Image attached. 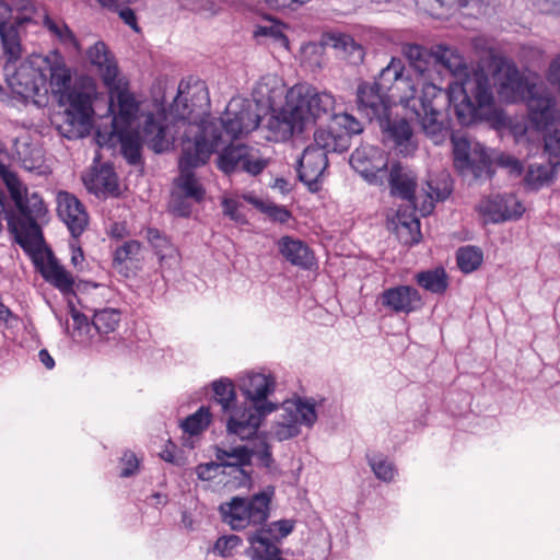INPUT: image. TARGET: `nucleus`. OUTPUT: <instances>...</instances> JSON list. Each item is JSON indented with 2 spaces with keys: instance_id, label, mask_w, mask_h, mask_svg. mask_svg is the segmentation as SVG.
<instances>
[{
  "instance_id": "f257e3e1",
  "label": "nucleus",
  "mask_w": 560,
  "mask_h": 560,
  "mask_svg": "<svg viewBox=\"0 0 560 560\" xmlns=\"http://www.w3.org/2000/svg\"><path fill=\"white\" fill-rule=\"evenodd\" d=\"M394 103L398 101L410 108L424 135L434 144L444 142L450 133L446 109L452 108L460 126L487 122L498 128L504 125L503 112L497 106L492 83L486 73H476L451 91L434 83H424L421 95L416 96V86L402 59L393 57L372 81Z\"/></svg>"
},
{
  "instance_id": "f03ea898",
  "label": "nucleus",
  "mask_w": 560,
  "mask_h": 560,
  "mask_svg": "<svg viewBox=\"0 0 560 560\" xmlns=\"http://www.w3.org/2000/svg\"><path fill=\"white\" fill-rule=\"evenodd\" d=\"M335 97L328 92H316L315 89L296 84L287 94V105L275 117L269 119L268 127L271 138L285 141L294 135L304 132L317 120L334 119L341 135L352 136L363 131L360 120L348 113L334 114Z\"/></svg>"
},
{
  "instance_id": "7ed1b4c3",
  "label": "nucleus",
  "mask_w": 560,
  "mask_h": 560,
  "mask_svg": "<svg viewBox=\"0 0 560 560\" xmlns=\"http://www.w3.org/2000/svg\"><path fill=\"white\" fill-rule=\"evenodd\" d=\"M19 13L0 22V39L3 49V75L4 80L18 96L34 100L46 93V75L39 68H35L31 61L16 62L21 58L22 46L19 27L33 20L35 7L31 0H20L16 3Z\"/></svg>"
},
{
  "instance_id": "20e7f679",
  "label": "nucleus",
  "mask_w": 560,
  "mask_h": 560,
  "mask_svg": "<svg viewBox=\"0 0 560 560\" xmlns=\"http://www.w3.org/2000/svg\"><path fill=\"white\" fill-rule=\"evenodd\" d=\"M256 105L243 98L229 102L224 115L218 121L201 120L196 125L195 137L191 141H201L210 150V155L219 147L255 130L260 122Z\"/></svg>"
},
{
  "instance_id": "39448f33",
  "label": "nucleus",
  "mask_w": 560,
  "mask_h": 560,
  "mask_svg": "<svg viewBox=\"0 0 560 560\" xmlns=\"http://www.w3.org/2000/svg\"><path fill=\"white\" fill-rule=\"evenodd\" d=\"M167 117L164 110L156 114L149 113L143 121V138L129 128L112 129L110 136H116L120 144V153L128 164L143 166L142 145L147 143L155 153H163L171 149L174 136L170 132Z\"/></svg>"
},
{
  "instance_id": "423d86ee",
  "label": "nucleus",
  "mask_w": 560,
  "mask_h": 560,
  "mask_svg": "<svg viewBox=\"0 0 560 560\" xmlns=\"http://www.w3.org/2000/svg\"><path fill=\"white\" fill-rule=\"evenodd\" d=\"M402 54L410 68L425 78H432L433 72L441 74L446 71L454 77H465L462 84L467 78H471L476 73H483L478 71L471 75L468 74L463 56L455 48L446 45H435L429 49L418 44H407L402 47Z\"/></svg>"
},
{
  "instance_id": "0eeeda50",
  "label": "nucleus",
  "mask_w": 560,
  "mask_h": 560,
  "mask_svg": "<svg viewBox=\"0 0 560 560\" xmlns=\"http://www.w3.org/2000/svg\"><path fill=\"white\" fill-rule=\"evenodd\" d=\"M275 494L276 488L268 485L248 498L233 497L229 502L219 505L222 522L233 530L265 524L270 516Z\"/></svg>"
},
{
  "instance_id": "6e6552de",
  "label": "nucleus",
  "mask_w": 560,
  "mask_h": 560,
  "mask_svg": "<svg viewBox=\"0 0 560 560\" xmlns=\"http://www.w3.org/2000/svg\"><path fill=\"white\" fill-rule=\"evenodd\" d=\"M210 158V150L202 142L191 141L186 137L182 143V154L178 162L179 175L174 178L172 191L177 192L195 202H202L206 189L196 177L195 170L205 165Z\"/></svg>"
},
{
  "instance_id": "1a4fd4ad",
  "label": "nucleus",
  "mask_w": 560,
  "mask_h": 560,
  "mask_svg": "<svg viewBox=\"0 0 560 560\" xmlns=\"http://www.w3.org/2000/svg\"><path fill=\"white\" fill-rule=\"evenodd\" d=\"M67 107L58 114V131L69 140L80 139L90 133L94 114L91 95L83 91L71 90L60 96Z\"/></svg>"
},
{
  "instance_id": "9d476101",
  "label": "nucleus",
  "mask_w": 560,
  "mask_h": 560,
  "mask_svg": "<svg viewBox=\"0 0 560 560\" xmlns=\"http://www.w3.org/2000/svg\"><path fill=\"white\" fill-rule=\"evenodd\" d=\"M0 178L4 182L15 209L21 212L20 223L24 230L38 231L37 220L43 218L46 209L38 194H28L27 188L9 171L5 152L0 150Z\"/></svg>"
},
{
  "instance_id": "9b49d317",
  "label": "nucleus",
  "mask_w": 560,
  "mask_h": 560,
  "mask_svg": "<svg viewBox=\"0 0 560 560\" xmlns=\"http://www.w3.org/2000/svg\"><path fill=\"white\" fill-rule=\"evenodd\" d=\"M454 166L466 178L474 182H486L494 175L492 159L487 149L471 143L464 137H452Z\"/></svg>"
},
{
  "instance_id": "f8f14e48",
  "label": "nucleus",
  "mask_w": 560,
  "mask_h": 560,
  "mask_svg": "<svg viewBox=\"0 0 560 560\" xmlns=\"http://www.w3.org/2000/svg\"><path fill=\"white\" fill-rule=\"evenodd\" d=\"M268 164L269 160L261 158L258 150L245 144H229L217 159L218 168L228 175L245 172L257 176Z\"/></svg>"
},
{
  "instance_id": "ddd939ff",
  "label": "nucleus",
  "mask_w": 560,
  "mask_h": 560,
  "mask_svg": "<svg viewBox=\"0 0 560 560\" xmlns=\"http://www.w3.org/2000/svg\"><path fill=\"white\" fill-rule=\"evenodd\" d=\"M349 163L370 185L385 186L388 158L377 147L370 144L360 145L351 153Z\"/></svg>"
},
{
  "instance_id": "4468645a",
  "label": "nucleus",
  "mask_w": 560,
  "mask_h": 560,
  "mask_svg": "<svg viewBox=\"0 0 560 560\" xmlns=\"http://www.w3.org/2000/svg\"><path fill=\"white\" fill-rule=\"evenodd\" d=\"M283 413L278 422L275 435L279 441H284L296 436L300 433L299 425L312 427L317 420L315 405L304 401L301 398L292 401H284L282 405Z\"/></svg>"
},
{
  "instance_id": "2eb2a0df",
  "label": "nucleus",
  "mask_w": 560,
  "mask_h": 560,
  "mask_svg": "<svg viewBox=\"0 0 560 560\" xmlns=\"http://www.w3.org/2000/svg\"><path fill=\"white\" fill-rule=\"evenodd\" d=\"M278 408L273 402L258 404L243 409H235L226 421L229 436H237L240 440L252 439L258 431L264 417Z\"/></svg>"
},
{
  "instance_id": "dca6fc26",
  "label": "nucleus",
  "mask_w": 560,
  "mask_h": 560,
  "mask_svg": "<svg viewBox=\"0 0 560 560\" xmlns=\"http://www.w3.org/2000/svg\"><path fill=\"white\" fill-rule=\"evenodd\" d=\"M528 118L537 131H544V136L556 130L552 128L560 119V110L556 98L546 90L534 91L527 96ZM545 141V137H542Z\"/></svg>"
},
{
  "instance_id": "f3484780",
  "label": "nucleus",
  "mask_w": 560,
  "mask_h": 560,
  "mask_svg": "<svg viewBox=\"0 0 560 560\" xmlns=\"http://www.w3.org/2000/svg\"><path fill=\"white\" fill-rule=\"evenodd\" d=\"M357 108L369 121H377L390 112L394 101L372 81H361L357 86Z\"/></svg>"
},
{
  "instance_id": "a211bd4d",
  "label": "nucleus",
  "mask_w": 560,
  "mask_h": 560,
  "mask_svg": "<svg viewBox=\"0 0 560 560\" xmlns=\"http://www.w3.org/2000/svg\"><path fill=\"white\" fill-rule=\"evenodd\" d=\"M386 183L392 197L406 201L412 210H416L418 177L409 166L400 162H393L387 166Z\"/></svg>"
},
{
  "instance_id": "6ab92c4d",
  "label": "nucleus",
  "mask_w": 560,
  "mask_h": 560,
  "mask_svg": "<svg viewBox=\"0 0 560 560\" xmlns=\"http://www.w3.org/2000/svg\"><path fill=\"white\" fill-rule=\"evenodd\" d=\"M498 94L506 103H516L526 98L535 89L521 74L514 63L502 62L495 74Z\"/></svg>"
},
{
  "instance_id": "aec40b11",
  "label": "nucleus",
  "mask_w": 560,
  "mask_h": 560,
  "mask_svg": "<svg viewBox=\"0 0 560 560\" xmlns=\"http://www.w3.org/2000/svg\"><path fill=\"white\" fill-rule=\"evenodd\" d=\"M285 90V85L278 75L266 74L262 75L253 89V96L255 105L265 104L272 109L270 118L278 115L281 109L287 105V94L290 91ZM269 120H267V124ZM267 128H269L267 126ZM270 131V129H268Z\"/></svg>"
},
{
  "instance_id": "412c9836",
  "label": "nucleus",
  "mask_w": 560,
  "mask_h": 560,
  "mask_svg": "<svg viewBox=\"0 0 560 560\" xmlns=\"http://www.w3.org/2000/svg\"><path fill=\"white\" fill-rule=\"evenodd\" d=\"M382 305L392 312L410 314L423 306L419 291L411 285H397L384 290L380 295Z\"/></svg>"
},
{
  "instance_id": "4be33fe9",
  "label": "nucleus",
  "mask_w": 560,
  "mask_h": 560,
  "mask_svg": "<svg viewBox=\"0 0 560 560\" xmlns=\"http://www.w3.org/2000/svg\"><path fill=\"white\" fill-rule=\"evenodd\" d=\"M117 86H107L110 93L112 109L114 100L117 101L118 114L112 119V129L128 128L132 120L136 118L139 110V104L133 94L127 89V82L117 78Z\"/></svg>"
},
{
  "instance_id": "5701e85b",
  "label": "nucleus",
  "mask_w": 560,
  "mask_h": 560,
  "mask_svg": "<svg viewBox=\"0 0 560 560\" xmlns=\"http://www.w3.org/2000/svg\"><path fill=\"white\" fill-rule=\"evenodd\" d=\"M479 211L492 223H500L518 219L525 208L513 195H497L482 201Z\"/></svg>"
},
{
  "instance_id": "b1692460",
  "label": "nucleus",
  "mask_w": 560,
  "mask_h": 560,
  "mask_svg": "<svg viewBox=\"0 0 560 560\" xmlns=\"http://www.w3.org/2000/svg\"><path fill=\"white\" fill-rule=\"evenodd\" d=\"M58 215L67 224L71 235L79 237L88 225V214L80 200L72 194L61 191L57 198Z\"/></svg>"
},
{
  "instance_id": "393cba45",
  "label": "nucleus",
  "mask_w": 560,
  "mask_h": 560,
  "mask_svg": "<svg viewBox=\"0 0 560 560\" xmlns=\"http://www.w3.org/2000/svg\"><path fill=\"white\" fill-rule=\"evenodd\" d=\"M327 166L328 159L325 151L310 144L303 151L296 171L300 180L306 184L311 190H316L318 184L317 179L322 176Z\"/></svg>"
},
{
  "instance_id": "a878e982",
  "label": "nucleus",
  "mask_w": 560,
  "mask_h": 560,
  "mask_svg": "<svg viewBox=\"0 0 560 560\" xmlns=\"http://www.w3.org/2000/svg\"><path fill=\"white\" fill-rule=\"evenodd\" d=\"M182 83L178 88V94L171 105V114L178 120L188 121L189 124L196 125L197 119L201 114L206 112L208 105V92L203 85L196 86L194 96L197 97L199 103L188 102V97L182 89Z\"/></svg>"
},
{
  "instance_id": "bb28decb",
  "label": "nucleus",
  "mask_w": 560,
  "mask_h": 560,
  "mask_svg": "<svg viewBox=\"0 0 560 560\" xmlns=\"http://www.w3.org/2000/svg\"><path fill=\"white\" fill-rule=\"evenodd\" d=\"M89 61L95 66L106 86H117L119 70L117 63L103 42H96L86 51Z\"/></svg>"
},
{
  "instance_id": "cd10ccee",
  "label": "nucleus",
  "mask_w": 560,
  "mask_h": 560,
  "mask_svg": "<svg viewBox=\"0 0 560 560\" xmlns=\"http://www.w3.org/2000/svg\"><path fill=\"white\" fill-rule=\"evenodd\" d=\"M280 254L293 266L310 269L314 264V254L303 241L282 236L278 241Z\"/></svg>"
},
{
  "instance_id": "c85d7f7f",
  "label": "nucleus",
  "mask_w": 560,
  "mask_h": 560,
  "mask_svg": "<svg viewBox=\"0 0 560 560\" xmlns=\"http://www.w3.org/2000/svg\"><path fill=\"white\" fill-rule=\"evenodd\" d=\"M253 452L246 445L230 448L215 447V458L222 467H230L243 476L244 481H250V476L244 470V466L250 465Z\"/></svg>"
},
{
  "instance_id": "c756f323",
  "label": "nucleus",
  "mask_w": 560,
  "mask_h": 560,
  "mask_svg": "<svg viewBox=\"0 0 560 560\" xmlns=\"http://www.w3.org/2000/svg\"><path fill=\"white\" fill-rule=\"evenodd\" d=\"M241 390L253 402L252 406L268 402V395L275 389V380L271 376L253 373L242 381Z\"/></svg>"
},
{
  "instance_id": "7c9ffc66",
  "label": "nucleus",
  "mask_w": 560,
  "mask_h": 560,
  "mask_svg": "<svg viewBox=\"0 0 560 560\" xmlns=\"http://www.w3.org/2000/svg\"><path fill=\"white\" fill-rule=\"evenodd\" d=\"M376 122L385 140L393 141L395 148L407 149L412 137V129L406 119H392L388 112Z\"/></svg>"
},
{
  "instance_id": "2f4dec72",
  "label": "nucleus",
  "mask_w": 560,
  "mask_h": 560,
  "mask_svg": "<svg viewBox=\"0 0 560 560\" xmlns=\"http://www.w3.org/2000/svg\"><path fill=\"white\" fill-rule=\"evenodd\" d=\"M83 180L88 190L96 196L101 194L117 195L119 190L117 175L108 164L101 165Z\"/></svg>"
},
{
  "instance_id": "473e14b6",
  "label": "nucleus",
  "mask_w": 560,
  "mask_h": 560,
  "mask_svg": "<svg viewBox=\"0 0 560 560\" xmlns=\"http://www.w3.org/2000/svg\"><path fill=\"white\" fill-rule=\"evenodd\" d=\"M327 129H317L314 132V142L312 143L322 151L328 153H341L349 149L348 136L341 135L337 127H334V119Z\"/></svg>"
},
{
  "instance_id": "72a5a7b5",
  "label": "nucleus",
  "mask_w": 560,
  "mask_h": 560,
  "mask_svg": "<svg viewBox=\"0 0 560 560\" xmlns=\"http://www.w3.org/2000/svg\"><path fill=\"white\" fill-rule=\"evenodd\" d=\"M7 197L0 189V232L2 231V221L5 220L8 223L9 231L14 234L16 243L22 247L26 244V236H42L40 226L38 231L24 230L20 223L21 212L16 209V212L12 209H8L5 206Z\"/></svg>"
},
{
  "instance_id": "f704fd0d",
  "label": "nucleus",
  "mask_w": 560,
  "mask_h": 560,
  "mask_svg": "<svg viewBox=\"0 0 560 560\" xmlns=\"http://www.w3.org/2000/svg\"><path fill=\"white\" fill-rule=\"evenodd\" d=\"M50 74V86L54 93L61 95L68 93L71 85V71L63 57L57 52L46 59Z\"/></svg>"
},
{
  "instance_id": "c9c22d12",
  "label": "nucleus",
  "mask_w": 560,
  "mask_h": 560,
  "mask_svg": "<svg viewBox=\"0 0 560 560\" xmlns=\"http://www.w3.org/2000/svg\"><path fill=\"white\" fill-rule=\"evenodd\" d=\"M329 40L338 56L348 63L358 66L363 61L364 48L361 44L357 43L352 36L347 34H332Z\"/></svg>"
},
{
  "instance_id": "e433bc0d",
  "label": "nucleus",
  "mask_w": 560,
  "mask_h": 560,
  "mask_svg": "<svg viewBox=\"0 0 560 560\" xmlns=\"http://www.w3.org/2000/svg\"><path fill=\"white\" fill-rule=\"evenodd\" d=\"M43 278L57 288L63 294L73 292L74 280L70 272H68L58 260L50 256L47 266L40 268Z\"/></svg>"
},
{
  "instance_id": "4c0bfd02",
  "label": "nucleus",
  "mask_w": 560,
  "mask_h": 560,
  "mask_svg": "<svg viewBox=\"0 0 560 560\" xmlns=\"http://www.w3.org/2000/svg\"><path fill=\"white\" fill-rule=\"evenodd\" d=\"M416 282L419 287L434 294H443L448 287L447 273L442 267L418 272Z\"/></svg>"
},
{
  "instance_id": "58836bf2",
  "label": "nucleus",
  "mask_w": 560,
  "mask_h": 560,
  "mask_svg": "<svg viewBox=\"0 0 560 560\" xmlns=\"http://www.w3.org/2000/svg\"><path fill=\"white\" fill-rule=\"evenodd\" d=\"M147 240L155 249V254L159 256L161 264H168L171 261H177V250L171 244L170 240L161 233L158 229L149 228L147 230Z\"/></svg>"
},
{
  "instance_id": "ea45409f",
  "label": "nucleus",
  "mask_w": 560,
  "mask_h": 560,
  "mask_svg": "<svg viewBox=\"0 0 560 560\" xmlns=\"http://www.w3.org/2000/svg\"><path fill=\"white\" fill-rule=\"evenodd\" d=\"M423 3L430 5L431 10L447 9L451 10L455 7L467 9L469 15L486 14L488 2L486 0H422Z\"/></svg>"
},
{
  "instance_id": "a19ab883",
  "label": "nucleus",
  "mask_w": 560,
  "mask_h": 560,
  "mask_svg": "<svg viewBox=\"0 0 560 560\" xmlns=\"http://www.w3.org/2000/svg\"><path fill=\"white\" fill-rule=\"evenodd\" d=\"M549 161L552 166L542 164H530L528 166V170L524 176V183L528 188L537 190L552 179L553 166L557 164L555 160H551L550 158ZM558 165H560V163Z\"/></svg>"
},
{
  "instance_id": "79ce46f5",
  "label": "nucleus",
  "mask_w": 560,
  "mask_h": 560,
  "mask_svg": "<svg viewBox=\"0 0 560 560\" xmlns=\"http://www.w3.org/2000/svg\"><path fill=\"white\" fill-rule=\"evenodd\" d=\"M120 322V313L115 308H103L94 312L92 325L101 336L113 332Z\"/></svg>"
},
{
  "instance_id": "37998d69",
  "label": "nucleus",
  "mask_w": 560,
  "mask_h": 560,
  "mask_svg": "<svg viewBox=\"0 0 560 560\" xmlns=\"http://www.w3.org/2000/svg\"><path fill=\"white\" fill-rule=\"evenodd\" d=\"M213 398L223 411H230L236 399L234 385L229 378H220L212 383Z\"/></svg>"
},
{
  "instance_id": "c03bdc74",
  "label": "nucleus",
  "mask_w": 560,
  "mask_h": 560,
  "mask_svg": "<svg viewBox=\"0 0 560 560\" xmlns=\"http://www.w3.org/2000/svg\"><path fill=\"white\" fill-rule=\"evenodd\" d=\"M456 259L458 268L463 272L469 273L480 267L483 260V254L475 246H464L458 248Z\"/></svg>"
},
{
  "instance_id": "a18cd8bd",
  "label": "nucleus",
  "mask_w": 560,
  "mask_h": 560,
  "mask_svg": "<svg viewBox=\"0 0 560 560\" xmlns=\"http://www.w3.org/2000/svg\"><path fill=\"white\" fill-rule=\"evenodd\" d=\"M248 200L256 209L267 214L275 222L283 224L287 223L292 217L291 212L284 206L264 201L255 197H250Z\"/></svg>"
},
{
  "instance_id": "49530a36",
  "label": "nucleus",
  "mask_w": 560,
  "mask_h": 560,
  "mask_svg": "<svg viewBox=\"0 0 560 560\" xmlns=\"http://www.w3.org/2000/svg\"><path fill=\"white\" fill-rule=\"evenodd\" d=\"M211 413L208 407L201 406L195 413L188 416L182 422L184 432L196 435L202 432L209 425Z\"/></svg>"
},
{
  "instance_id": "de8ad7c7",
  "label": "nucleus",
  "mask_w": 560,
  "mask_h": 560,
  "mask_svg": "<svg viewBox=\"0 0 560 560\" xmlns=\"http://www.w3.org/2000/svg\"><path fill=\"white\" fill-rule=\"evenodd\" d=\"M69 308L73 322L72 338L80 340L93 338L94 328L88 316L78 311L72 303L69 304Z\"/></svg>"
},
{
  "instance_id": "09e8293b",
  "label": "nucleus",
  "mask_w": 560,
  "mask_h": 560,
  "mask_svg": "<svg viewBox=\"0 0 560 560\" xmlns=\"http://www.w3.org/2000/svg\"><path fill=\"white\" fill-rule=\"evenodd\" d=\"M141 244L138 241L130 240L118 246L114 252L113 266L120 267L127 261L138 260Z\"/></svg>"
},
{
  "instance_id": "8fccbe9b",
  "label": "nucleus",
  "mask_w": 560,
  "mask_h": 560,
  "mask_svg": "<svg viewBox=\"0 0 560 560\" xmlns=\"http://www.w3.org/2000/svg\"><path fill=\"white\" fill-rule=\"evenodd\" d=\"M45 26L58 39L66 44L71 45L75 49H79V43L75 38L73 32L69 28V26L65 23H57L51 20L49 16H46L44 20Z\"/></svg>"
},
{
  "instance_id": "3c124183",
  "label": "nucleus",
  "mask_w": 560,
  "mask_h": 560,
  "mask_svg": "<svg viewBox=\"0 0 560 560\" xmlns=\"http://www.w3.org/2000/svg\"><path fill=\"white\" fill-rule=\"evenodd\" d=\"M369 465L376 478L385 482H389L394 479L396 469L392 462L382 456L369 457Z\"/></svg>"
},
{
  "instance_id": "603ef678",
  "label": "nucleus",
  "mask_w": 560,
  "mask_h": 560,
  "mask_svg": "<svg viewBox=\"0 0 560 560\" xmlns=\"http://www.w3.org/2000/svg\"><path fill=\"white\" fill-rule=\"evenodd\" d=\"M195 203V200L172 191L168 207L173 214L182 218H188L191 214L192 206Z\"/></svg>"
},
{
  "instance_id": "864d4df0",
  "label": "nucleus",
  "mask_w": 560,
  "mask_h": 560,
  "mask_svg": "<svg viewBox=\"0 0 560 560\" xmlns=\"http://www.w3.org/2000/svg\"><path fill=\"white\" fill-rule=\"evenodd\" d=\"M242 544V538L237 535L222 536L214 544L213 551L221 557H229L233 549Z\"/></svg>"
},
{
  "instance_id": "5fc2aeb1",
  "label": "nucleus",
  "mask_w": 560,
  "mask_h": 560,
  "mask_svg": "<svg viewBox=\"0 0 560 560\" xmlns=\"http://www.w3.org/2000/svg\"><path fill=\"white\" fill-rule=\"evenodd\" d=\"M545 153L551 160H555L556 164L560 163V129H556L545 136Z\"/></svg>"
},
{
  "instance_id": "6e6d98bb",
  "label": "nucleus",
  "mask_w": 560,
  "mask_h": 560,
  "mask_svg": "<svg viewBox=\"0 0 560 560\" xmlns=\"http://www.w3.org/2000/svg\"><path fill=\"white\" fill-rule=\"evenodd\" d=\"M497 165L509 170L512 176H520L523 173L522 162L510 154H499L495 159Z\"/></svg>"
},
{
  "instance_id": "4d7b16f0",
  "label": "nucleus",
  "mask_w": 560,
  "mask_h": 560,
  "mask_svg": "<svg viewBox=\"0 0 560 560\" xmlns=\"http://www.w3.org/2000/svg\"><path fill=\"white\" fill-rule=\"evenodd\" d=\"M16 153L20 159L23 161L25 167L32 168L35 166V163L38 162L42 158L39 149H28L26 143H22L21 145H16Z\"/></svg>"
},
{
  "instance_id": "13d9d810",
  "label": "nucleus",
  "mask_w": 560,
  "mask_h": 560,
  "mask_svg": "<svg viewBox=\"0 0 560 560\" xmlns=\"http://www.w3.org/2000/svg\"><path fill=\"white\" fill-rule=\"evenodd\" d=\"M250 452H253V456H256L264 467L268 469L271 468V465L273 464V457L270 445L266 441H261L259 445L250 448Z\"/></svg>"
},
{
  "instance_id": "bf43d9fd",
  "label": "nucleus",
  "mask_w": 560,
  "mask_h": 560,
  "mask_svg": "<svg viewBox=\"0 0 560 560\" xmlns=\"http://www.w3.org/2000/svg\"><path fill=\"white\" fill-rule=\"evenodd\" d=\"M119 3L120 2H115L110 9L118 13L119 18L124 21L125 24L130 26L133 31L139 32L140 30L137 23L135 11L129 7L120 8Z\"/></svg>"
},
{
  "instance_id": "052dcab7",
  "label": "nucleus",
  "mask_w": 560,
  "mask_h": 560,
  "mask_svg": "<svg viewBox=\"0 0 560 560\" xmlns=\"http://www.w3.org/2000/svg\"><path fill=\"white\" fill-rule=\"evenodd\" d=\"M121 462L124 464V468L120 471V477L127 478L135 475L139 466V460L136 455L130 451H126L121 457Z\"/></svg>"
},
{
  "instance_id": "680f3d73",
  "label": "nucleus",
  "mask_w": 560,
  "mask_h": 560,
  "mask_svg": "<svg viewBox=\"0 0 560 560\" xmlns=\"http://www.w3.org/2000/svg\"><path fill=\"white\" fill-rule=\"evenodd\" d=\"M220 467L222 466L219 460L200 464L196 467L197 477L205 481L211 480Z\"/></svg>"
},
{
  "instance_id": "e2e57ef3",
  "label": "nucleus",
  "mask_w": 560,
  "mask_h": 560,
  "mask_svg": "<svg viewBox=\"0 0 560 560\" xmlns=\"http://www.w3.org/2000/svg\"><path fill=\"white\" fill-rule=\"evenodd\" d=\"M532 3L544 14L560 15V0H532Z\"/></svg>"
},
{
  "instance_id": "0e129e2a",
  "label": "nucleus",
  "mask_w": 560,
  "mask_h": 560,
  "mask_svg": "<svg viewBox=\"0 0 560 560\" xmlns=\"http://www.w3.org/2000/svg\"><path fill=\"white\" fill-rule=\"evenodd\" d=\"M221 205H222L224 215L229 217L231 220L236 221V222H238L242 219V215L238 212V202L237 201H235L233 199L224 198L222 200Z\"/></svg>"
},
{
  "instance_id": "69168bd1",
  "label": "nucleus",
  "mask_w": 560,
  "mask_h": 560,
  "mask_svg": "<svg viewBox=\"0 0 560 560\" xmlns=\"http://www.w3.org/2000/svg\"><path fill=\"white\" fill-rule=\"evenodd\" d=\"M307 0H266L267 5L270 9H291L295 10L302 4L306 3Z\"/></svg>"
},
{
  "instance_id": "338daca9",
  "label": "nucleus",
  "mask_w": 560,
  "mask_h": 560,
  "mask_svg": "<svg viewBox=\"0 0 560 560\" xmlns=\"http://www.w3.org/2000/svg\"><path fill=\"white\" fill-rule=\"evenodd\" d=\"M255 36H272L283 44H288L287 37L275 26H259L255 31Z\"/></svg>"
},
{
  "instance_id": "774afa93",
  "label": "nucleus",
  "mask_w": 560,
  "mask_h": 560,
  "mask_svg": "<svg viewBox=\"0 0 560 560\" xmlns=\"http://www.w3.org/2000/svg\"><path fill=\"white\" fill-rule=\"evenodd\" d=\"M547 79L552 85L560 86V55L550 63Z\"/></svg>"
}]
</instances>
